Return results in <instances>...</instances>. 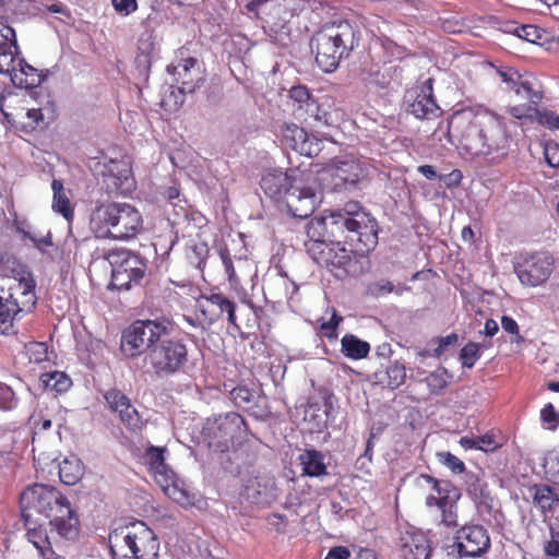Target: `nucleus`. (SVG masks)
Returning a JSON list of instances; mask_svg holds the SVG:
<instances>
[{
  "label": "nucleus",
  "instance_id": "nucleus-1",
  "mask_svg": "<svg viewBox=\"0 0 559 559\" xmlns=\"http://www.w3.org/2000/svg\"><path fill=\"white\" fill-rule=\"evenodd\" d=\"M309 241L307 251L314 260L324 254L329 245L346 241L362 243V251L372 250L378 243V223L359 202L348 201L342 207L325 211L322 217H314L306 225Z\"/></svg>",
  "mask_w": 559,
  "mask_h": 559
},
{
  "label": "nucleus",
  "instance_id": "nucleus-2",
  "mask_svg": "<svg viewBox=\"0 0 559 559\" xmlns=\"http://www.w3.org/2000/svg\"><path fill=\"white\" fill-rule=\"evenodd\" d=\"M453 123L460 146L465 153L486 158L493 165L509 156L512 140L504 118L486 114L473 119L456 118Z\"/></svg>",
  "mask_w": 559,
  "mask_h": 559
},
{
  "label": "nucleus",
  "instance_id": "nucleus-3",
  "mask_svg": "<svg viewBox=\"0 0 559 559\" xmlns=\"http://www.w3.org/2000/svg\"><path fill=\"white\" fill-rule=\"evenodd\" d=\"M20 503L23 512L34 511L48 519L59 536L71 540L79 536L80 522L75 511L55 487L34 484L21 493Z\"/></svg>",
  "mask_w": 559,
  "mask_h": 559
},
{
  "label": "nucleus",
  "instance_id": "nucleus-4",
  "mask_svg": "<svg viewBox=\"0 0 559 559\" xmlns=\"http://www.w3.org/2000/svg\"><path fill=\"white\" fill-rule=\"evenodd\" d=\"M358 41L357 27L348 21H341L317 32L311 46L316 48L318 66L325 72H332L358 46Z\"/></svg>",
  "mask_w": 559,
  "mask_h": 559
},
{
  "label": "nucleus",
  "instance_id": "nucleus-5",
  "mask_svg": "<svg viewBox=\"0 0 559 559\" xmlns=\"http://www.w3.org/2000/svg\"><path fill=\"white\" fill-rule=\"evenodd\" d=\"M142 224L140 212L128 203L102 204L91 216V228L98 238L130 239L140 231Z\"/></svg>",
  "mask_w": 559,
  "mask_h": 559
},
{
  "label": "nucleus",
  "instance_id": "nucleus-6",
  "mask_svg": "<svg viewBox=\"0 0 559 559\" xmlns=\"http://www.w3.org/2000/svg\"><path fill=\"white\" fill-rule=\"evenodd\" d=\"M114 556L129 559H156L159 543L154 532L143 522H134L109 535Z\"/></svg>",
  "mask_w": 559,
  "mask_h": 559
},
{
  "label": "nucleus",
  "instance_id": "nucleus-7",
  "mask_svg": "<svg viewBox=\"0 0 559 559\" xmlns=\"http://www.w3.org/2000/svg\"><path fill=\"white\" fill-rule=\"evenodd\" d=\"M171 332V323L165 318L136 320L121 335L120 350L128 358L145 356Z\"/></svg>",
  "mask_w": 559,
  "mask_h": 559
},
{
  "label": "nucleus",
  "instance_id": "nucleus-8",
  "mask_svg": "<svg viewBox=\"0 0 559 559\" xmlns=\"http://www.w3.org/2000/svg\"><path fill=\"white\" fill-rule=\"evenodd\" d=\"M148 371L158 379L178 374L189 361L187 344L180 338L163 337L144 357Z\"/></svg>",
  "mask_w": 559,
  "mask_h": 559
},
{
  "label": "nucleus",
  "instance_id": "nucleus-9",
  "mask_svg": "<svg viewBox=\"0 0 559 559\" xmlns=\"http://www.w3.org/2000/svg\"><path fill=\"white\" fill-rule=\"evenodd\" d=\"M104 258L111 266V281L108 288L129 290L141 284L146 272V264L139 254L118 249L108 251Z\"/></svg>",
  "mask_w": 559,
  "mask_h": 559
},
{
  "label": "nucleus",
  "instance_id": "nucleus-10",
  "mask_svg": "<svg viewBox=\"0 0 559 559\" xmlns=\"http://www.w3.org/2000/svg\"><path fill=\"white\" fill-rule=\"evenodd\" d=\"M88 167L94 176L102 178L103 186L109 194H128L135 188L130 164L126 160L93 157Z\"/></svg>",
  "mask_w": 559,
  "mask_h": 559
},
{
  "label": "nucleus",
  "instance_id": "nucleus-11",
  "mask_svg": "<svg viewBox=\"0 0 559 559\" xmlns=\"http://www.w3.org/2000/svg\"><path fill=\"white\" fill-rule=\"evenodd\" d=\"M245 425V419L238 413L230 412L209 419L203 428V435L207 438L211 449L223 453L240 437Z\"/></svg>",
  "mask_w": 559,
  "mask_h": 559
},
{
  "label": "nucleus",
  "instance_id": "nucleus-12",
  "mask_svg": "<svg viewBox=\"0 0 559 559\" xmlns=\"http://www.w3.org/2000/svg\"><path fill=\"white\" fill-rule=\"evenodd\" d=\"M555 269V258L548 252H536L523 258L514 265L520 282L537 287L547 282Z\"/></svg>",
  "mask_w": 559,
  "mask_h": 559
},
{
  "label": "nucleus",
  "instance_id": "nucleus-13",
  "mask_svg": "<svg viewBox=\"0 0 559 559\" xmlns=\"http://www.w3.org/2000/svg\"><path fill=\"white\" fill-rule=\"evenodd\" d=\"M490 548L487 531L480 525L463 526L456 532L455 540L448 547V555L457 558L480 557Z\"/></svg>",
  "mask_w": 559,
  "mask_h": 559
},
{
  "label": "nucleus",
  "instance_id": "nucleus-14",
  "mask_svg": "<svg viewBox=\"0 0 559 559\" xmlns=\"http://www.w3.org/2000/svg\"><path fill=\"white\" fill-rule=\"evenodd\" d=\"M329 251L324 254H320V259L325 262H330L333 266L343 269L348 275H357L361 272V267L358 265L357 254L362 257L367 251L361 250L362 243L357 241L352 242L344 238L340 245H332Z\"/></svg>",
  "mask_w": 559,
  "mask_h": 559
},
{
  "label": "nucleus",
  "instance_id": "nucleus-15",
  "mask_svg": "<svg viewBox=\"0 0 559 559\" xmlns=\"http://www.w3.org/2000/svg\"><path fill=\"white\" fill-rule=\"evenodd\" d=\"M241 497L257 507H269L280 497V489L271 475H258L246 480Z\"/></svg>",
  "mask_w": 559,
  "mask_h": 559
},
{
  "label": "nucleus",
  "instance_id": "nucleus-16",
  "mask_svg": "<svg viewBox=\"0 0 559 559\" xmlns=\"http://www.w3.org/2000/svg\"><path fill=\"white\" fill-rule=\"evenodd\" d=\"M405 104L407 112L418 119L438 117L440 108L433 97L432 80L428 79L419 90L408 91L405 95Z\"/></svg>",
  "mask_w": 559,
  "mask_h": 559
},
{
  "label": "nucleus",
  "instance_id": "nucleus-17",
  "mask_svg": "<svg viewBox=\"0 0 559 559\" xmlns=\"http://www.w3.org/2000/svg\"><path fill=\"white\" fill-rule=\"evenodd\" d=\"M333 164V177L337 180L336 186L342 183L348 190L358 188L369 175V165L366 160L346 156L335 159Z\"/></svg>",
  "mask_w": 559,
  "mask_h": 559
},
{
  "label": "nucleus",
  "instance_id": "nucleus-18",
  "mask_svg": "<svg viewBox=\"0 0 559 559\" xmlns=\"http://www.w3.org/2000/svg\"><path fill=\"white\" fill-rule=\"evenodd\" d=\"M287 211L296 218H308L318 204L316 192L309 187L294 186L284 199Z\"/></svg>",
  "mask_w": 559,
  "mask_h": 559
},
{
  "label": "nucleus",
  "instance_id": "nucleus-19",
  "mask_svg": "<svg viewBox=\"0 0 559 559\" xmlns=\"http://www.w3.org/2000/svg\"><path fill=\"white\" fill-rule=\"evenodd\" d=\"M199 307L210 324L218 321L223 318L224 313H226L228 322L236 325V305L223 294L213 293L209 296L202 297Z\"/></svg>",
  "mask_w": 559,
  "mask_h": 559
},
{
  "label": "nucleus",
  "instance_id": "nucleus-20",
  "mask_svg": "<svg viewBox=\"0 0 559 559\" xmlns=\"http://www.w3.org/2000/svg\"><path fill=\"white\" fill-rule=\"evenodd\" d=\"M168 72L176 78L177 83H180L181 93H193L200 84L203 83L204 78L195 58H186L178 62V64L169 66Z\"/></svg>",
  "mask_w": 559,
  "mask_h": 559
},
{
  "label": "nucleus",
  "instance_id": "nucleus-21",
  "mask_svg": "<svg viewBox=\"0 0 559 559\" xmlns=\"http://www.w3.org/2000/svg\"><path fill=\"white\" fill-rule=\"evenodd\" d=\"M105 400L109 408L119 414L120 420L129 429L136 430L141 427V417L124 393L118 389H110L105 393Z\"/></svg>",
  "mask_w": 559,
  "mask_h": 559
},
{
  "label": "nucleus",
  "instance_id": "nucleus-22",
  "mask_svg": "<svg viewBox=\"0 0 559 559\" xmlns=\"http://www.w3.org/2000/svg\"><path fill=\"white\" fill-rule=\"evenodd\" d=\"M289 98L294 104V115L298 119L305 121L308 118H313L318 121L322 119L318 102L305 85L293 86L289 90Z\"/></svg>",
  "mask_w": 559,
  "mask_h": 559
},
{
  "label": "nucleus",
  "instance_id": "nucleus-23",
  "mask_svg": "<svg viewBox=\"0 0 559 559\" xmlns=\"http://www.w3.org/2000/svg\"><path fill=\"white\" fill-rule=\"evenodd\" d=\"M283 138L294 151L312 156L320 151V143L316 138H310L305 129L295 123L286 124L283 129Z\"/></svg>",
  "mask_w": 559,
  "mask_h": 559
},
{
  "label": "nucleus",
  "instance_id": "nucleus-24",
  "mask_svg": "<svg viewBox=\"0 0 559 559\" xmlns=\"http://www.w3.org/2000/svg\"><path fill=\"white\" fill-rule=\"evenodd\" d=\"M431 548L421 532L406 531L400 538V555L403 559H429Z\"/></svg>",
  "mask_w": 559,
  "mask_h": 559
},
{
  "label": "nucleus",
  "instance_id": "nucleus-25",
  "mask_svg": "<svg viewBox=\"0 0 559 559\" xmlns=\"http://www.w3.org/2000/svg\"><path fill=\"white\" fill-rule=\"evenodd\" d=\"M261 189L271 199L284 201L290 187H294L287 173L273 170L265 174L260 181Z\"/></svg>",
  "mask_w": 559,
  "mask_h": 559
},
{
  "label": "nucleus",
  "instance_id": "nucleus-26",
  "mask_svg": "<svg viewBox=\"0 0 559 559\" xmlns=\"http://www.w3.org/2000/svg\"><path fill=\"white\" fill-rule=\"evenodd\" d=\"M16 50L15 31L0 20V72L12 71Z\"/></svg>",
  "mask_w": 559,
  "mask_h": 559
},
{
  "label": "nucleus",
  "instance_id": "nucleus-27",
  "mask_svg": "<svg viewBox=\"0 0 559 559\" xmlns=\"http://www.w3.org/2000/svg\"><path fill=\"white\" fill-rule=\"evenodd\" d=\"M19 64V70L12 64V71L8 72L11 75L13 84L24 88H34L41 84L44 79L41 74L38 73L37 69L23 60H20Z\"/></svg>",
  "mask_w": 559,
  "mask_h": 559
},
{
  "label": "nucleus",
  "instance_id": "nucleus-28",
  "mask_svg": "<svg viewBox=\"0 0 559 559\" xmlns=\"http://www.w3.org/2000/svg\"><path fill=\"white\" fill-rule=\"evenodd\" d=\"M267 290L270 295L281 301L282 299H294V296L297 294L299 287L298 285L290 281L285 274H276L274 277H270L266 283Z\"/></svg>",
  "mask_w": 559,
  "mask_h": 559
},
{
  "label": "nucleus",
  "instance_id": "nucleus-29",
  "mask_svg": "<svg viewBox=\"0 0 559 559\" xmlns=\"http://www.w3.org/2000/svg\"><path fill=\"white\" fill-rule=\"evenodd\" d=\"M299 462L302 466L304 475L309 477H320L328 474L324 463V455L317 450H306L299 455Z\"/></svg>",
  "mask_w": 559,
  "mask_h": 559
},
{
  "label": "nucleus",
  "instance_id": "nucleus-30",
  "mask_svg": "<svg viewBox=\"0 0 559 559\" xmlns=\"http://www.w3.org/2000/svg\"><path fill=\"white\" fill-rule=\"evenodd\" d=\"M341 352L344 356L358 360L368 356L370 345L354 334H345L341 340Z\"/></svg>",
  "mask_w": 559,
  "mask_h": 559
},
{
  "label": "nucleus",
  "instance_id": "nucleus-31",
  "mask_svg": "<svg viewBox=\"0 0 559 559\" xmlns=\"http://www.w3.org/2000/svg\"><path fill=\"white\" fill-rule=\"evenodd\" d=\"M467 493L478 504L489 507L492 498L488 485L478 475L469 474L467 479Z\"/></svg>",
  "mask_w": 559,
  "mask_h": 559
},
{
  "label": "nucleus",
  "instance_id": "nucleus-32",
  "mask_svg": "<svg viewBox=\"0 0 559 559\" xmlns=\"http://www.w3.org/2000/svg\"><path fill=\"white\" fill-rule=\"evenodd\" d=\"M82 475L83 467L81 461L74 455L66 457L59 464V477L60 480L66 485L76 484Z\"/></svg>",
  "mask_w": 559,
  "mask_h": 559
},
{
  "label": "nucleus",
  "instance_id": "nucleus-33",
  "mask_svg": "<svg viewBox=\"0 0 559 559\" xmlns=\"http://www.w3.org/2000/svg\"><path fill=\"white\" fill-rule=\"evenodd\" d=\"M22 309L20 308L16 300L10 298H3L0 296V330L3 334H9L12 329V321Z\"/></svg>",
  "mask_w": 559,
  "mask_h": 559
},
{
  "label": "nucleus",
  "instance_id": "nucleus-34",
  "mask_svg": "<svg viewBox=\"0 0 559 559\" xmlns=\"http://www.w3.org/2000/svg\"><path fill=\"white\" fill-rule=\"evenodd\" d=\"M51 189L53 191L52 210L60 213L66 219H70L73 216V211L71 209L70 201L64 193L62 182L53 179Z\"/></svg>",
  "mask_w": 559,
  "mask_h": 559
},
{
  "label": "nucleus",
  "instance_id": "nucleus-35",
  "mask_svg": "<svg viewBox=\"0 0 559 559\" xmlns=\"http://www.w3.org/2000/svg\"><path fill=\"white\" fill-rule=\"evenodd\" d=\"M207 255L209 247L205 242L191 240L186 247V258L195 269H202Z\"/></svg>",
  "mask_w": 559,
  "mask_h": 559
},
{
  "label": "nucleus",
  "instance_id": "nucleus-36",
  "mask_svg": "<svg viewBox=\"0 0 559 559\" xmlns=\"http://www.w3.org/2000/svg\"><path fill=\"white\" fill-rule=\"evenodd\" d=\"M533 491V501L543 511L550 510L556 501L559 500L557 493L548 485H535L531 488Z\"/></svg>",
  "mask_w": 559,
  "mask_h": 559
},
{
  "label": "nucleus",
  "instance_id": "nucleus-37",
  "mask_svg": "<svg viewBox=\"0 0 559 559\" xmlns=\"http://www.w3.org/2000/svg\"><path fill=\"white\" fill-rule=\"evenodd\" d=\"M421 477L426 480V483L432 486L437 497H441L443 502L450 500H459L460 492L451 483L445 480H438L429 475H423Z\"/></svg>",
  "mask_w": 559,
  "mask_h": 559
},
{
  "label": "nucleus",
  "instance_id": "nucleus-38",
  "mask_svg": "<svg viewBox=\"0 0 559 559\" xmlns=\"http://www.w3.org/2000/svg\"><path fill=\"white\" fill-rule=\"evenodd\" d=\"M164 453H165L164 448L151 447L146 451L145 461L150 465V469L155 475L163 476L165 478V481H167L168 476H167Z\"/></svg>",
  "mask_w": 559,
  "mask_h": 559
},
{
  "label": "nucleus",
  "instance_id": "nucleus-39",
  "mask_svg": "<svg viewBox=\"0 0 559 559\" xmlns=\"http://www.w3.org/2000/svg\"><path fill=\"white\" fill-rule=\"evenodd\" d=\"M40 381L46 389L58 393L66 392L71 385L70 378L60 371L43 373Z\"/></svg>",
  "mask_w": 559,
  "mask_h": 559
},
{
  "label": "nucleus",
  "instance_id": "nucleus-40",
  "mask_svg": "<svg viewBox=\"0 0 559 559\" xmlns=\"http://www.w3.org/2000/svg\"><path fill=\"white\" fill-rule=\"evenodd\" d=\"M408 290V287L405 285H397L386 280H379L372 282L367 287V293L373 298H380L386 294L395 293L396 295H402L404 292Z\"/></svg>",
  "mask_w": 559,
  "mask_h": 559
},
{
  "label": "nucleus",
  "instance_id": "nucleus-41",
  "mask_svg": "<svg viewBox=\"0 0 559 559\" xmlns=\"http://www.w3.org/2000/svg\"><path fill=\"white\" fill-rule=\"evenodd\" d=\"M538 104H533L528 102V104H520L512 106L508 109V112L515 119H528L531 121L538 122V116L542 110L538 109Z\"/></svg>",
  "mask_w": 559,
  "mask_h": 559
},
{
  "label": "nucleus",
  "instance_id": "nucleus-42",
  "mask_svg": "<svg viewBox=\"0 0 559 559\" xmlns=\"http://www.w3.org/2000/svg\"><path fill=\"white\" fill-rule=\"evenodd\" d=\"M164 492L180 506L188 507L193 504V496L186 489L179 487L176 483L163 486Z\"/></svg>",
  "mask_w": 559,
  "mask_h": 559
},
{
  "label": "nucleus",
  "instance_id": "nucleus-43",
  "mask_svg": "<svg viewBox=\"0 0 559 559\" xmlns=\"http://www.w3.org/2000/svg\"><path fill=\"white\" fill-rule=\"evenodd\" d=\"M343 321V317L337 313L334 308H331V318L326 320L324 317L319 319L320 333L330 340L337 337V326Z\"/></svg>",
  "mask_w": 559,
  "mask_h": 559
},
{
  "label": "nucleus",
  "instance_id": "nucleus-44",
  "mask_svg": "<svg viewBox=\"0 0 559 559\" xmlns=\"http://www.w3.org/2000/svg\"><path fill=\"white\" fill-rule=\"evenodd\" d=\"M480 346L478 343L468 342L460 352V360L464 368H473L480 358Z\"/></svg>",
  "mask_w": 559,
  "mask_h": 559
},
{
  "label": "nucleus",
  "instance_id": "nucleus-45",
  "mask_svg": "<svg viewBox=\"0 0 559 559\" xmlns=\"http://www.w3.org/2000/svg\"><path fill=\"white\" fill-rule=\"evenodd\" d=\"M449 374L445 368H439L426 378L431 393H439L448 385Z\"/></svg>",
  "mask_w": 559,
  "mask_h": 559
},
{
  "label": "nucleus",
  "instance_id": "nucleus-46",
  "mask_svg": "<svg viewBox=\"0 0 559 559\" xmlns=\"http://www.w3.org/2000/svg\"><path fill=\"white\" fill-rule=\"evenodd\" d=\"M456 118H464V117L463 116H454L445 122L441 121L439 123L438 128L432 133V140L442 142V140L444 138L448 143L453 144L452 130L455 132V136L459 139L457 132L455 131V124L453 123V121Z\"/></svg>",
  "mask_w": 559,
  "mask_h": 559
},
{
  "label": "nucleus",
  "instance_id": "nucleus-47",
  "mask_svg": "<svg viewBox=\"0 0 559 559\" xmlns=\"http://www.w3.org/2000/svg\"><path fill=\"white\" fill-rule=\"evenodd\" d=\"M388 385L392 389L401 386L406 378V370L403 364L395 361L386 369Z\"/></svg>",
  "mask_w": 559,
  "mask_h": 559
},
{
  "label": "nucleus",
  "instance_id": "nucleus-48",
  "mask_svg": "<svg viewBox=\"0 0 559 559\" xmlns=\"http://www.w3.org/2000/svg\"><path fill=\"white\" fill-rule=\"evenodd\" d=\"M230 399L237 407H246L254 400V393L243 385H238L230 391Z\"/></svg>",
  "mask_w": 559,
  "mask_h": 559
},
{
  "label": "nucleus",
  "instance_id": "nucleus-49",
  "mask_svg": "<svg viewBox=\"0 0 559 559\" xmlns=\"http://www.w3.org/2000/svg\"><path fill=\"white\" fill-rule=\"evenodd\" d=\"M29 361L39 364L48 359V347L41 342H32L25 346Z\"/></svg>",
  "mask_w": 559,
  "mask_h": 559
},
{
  "label": "nucleus",
  "instance_id": "nucleus-50",
  "mask_svg": "<svg viewBox=\"0 0 559 559\" xmlns=\"http://www.w3.org/2000/svg\"><path fill=\"white\" fill-rule=\"evenodd\" d=\"M439 461L449 467L453 473L461 474L465 471V464L457 456L450 452H439L437 454Z\"/></svg>",
  "mask_w": 559,
  "mask_h": 559
},
{
  "label": "nucleus",
  "instance_id": "nucleus-51",
  "mask_svg": "<svg viewBox=\"0 0 559 559\" xmlns=\"http://www.w3.org/2000/svg\"><path fill=\"white\" fill-rule=\"evenodd\" d=\"M516 95L532 102L533 104H539L543 99V93L535 90L533 84L527 80H524L523 83H521L520 93H516Z\"/></svg>",
  "mask_w": 559,
  "mask_h": 559
},
{
  "label": "nucleus",
  "instance_id": "nucleus-52",
  "mask_svg": "<svg viewBox=\"0 0 559 559\" xmlns=\"http://www.w3.org/2000/svg\"><path fill=\"white\" fill-rule=\"evenodd\" d=\"M17 230L23 235L24 238L29 239L34 243L35 248L43 253L46 252V247L52 246V237L50 231H48L47 235L43 237H37L22 228H17Z\"/></svg>",
  "mask_w": 559,
  "mask_h": 559
},
{
  "label": "nucleus",
  "instance_id": "nucleus-53",
  "mask_svg": "<svg viewBox=\"0 0 559 559\" xmlns=\"http://www.w3.org/2000/svg\"><path fill=\"white\" fill-rule=\"evenodd\" d=\"M544 552L551 559H559V528L550 527V539L545 543Z\"/></svg>",
  "mask_w": 559,
  "mask_h": 559
},
{
  "label": "nucleus",
  "instance_id": "nucleus-54",
  "mask_svg": "<svg viewBox=\"0 0 559 559\" xmlns=\"http://www.w3.org/2000/svg\"><path fill=\"white\" fill-rule=\"evenodd\" d=\"M457 500H450L443 502L441 510L442 513V523L447 526H456L457 525V514H456V503Z\"/></svg>",
  "mask_w": 559,
  "mask_h": 559
},
{
  "label": "nucleus",
  "instance_id": "nucleus-55",
  "mask_svg": "<svg viewBox=\"0 0 559 559\" xmlns=\"http://www.w3.org/2000/svg\"><path fill=\"white\" fill-rule=\"evenodd\" d=\"M538 123L551 131L559 130V115L555 111L543 109L538 116Z\"/></svg>",
  "mask_w": 559,
  "mask_h": 559
},
{
  "label": "nucleus",
  "instance_id": "nucleus-56",
  "mask_svg": "<svg viewBox=\"0 0 559 559\" xmlns=\"http://www.w3.org/2000/svg\"><path fill=\"white\" fill-rule=\"evenodd\" d=\"M540 416L543 421L548 425L549 429H555L559 426V414L555 411V407L551 403H548L544 406L540 412Z\"/></svg>",
  "mask_w": 559,
  "mask_h": 559
},
{
  "label": "nucleus",
  "instance_id": "nucleus-57",
  "mask_svg": "<svg viewBox=\"0 0 559 559\" xmlns=\"http://www.w3.org/2000/svg\"><path fill=\"white\" fill-rule=\"evenodd\" d=\"M266 521L269 525L278 534H284L287 531V519L280 513H272L267 515Z\"/></svg>",
  "mask_w": 559,
  "mask_h": 559
},
{
  "label": "nucleus",
  "instance_id": "nucleus-58",
  "mask_svg": "<svg viewBox=\"0 0 559 559\" xmlns=\"http://www.w3.org/2000/svg\"><path fill=\"white\" fill-rule=\"evenodd\" d=\"M544 467L546 468V473L559 481V455L549 454L545 457Z\"/></svg>",
  "mask_w": 559,
  "mask_h": 559
},
{
  "label": "nucleus",
  "instance_id": "nucleus-59",
  "mask_svg": "<svg viewBox=\"0 0 559 559\" xmlns=\"http://www.w3.org/2000/svg\"><path fill=\"white\" fill-rule=\"evenodd\" d=\"M477 450H481L485 452L495 451L499 448V443L496 441L495 436L491 433H486L484 436L476 438Z\"/></svg>",
  "mask_w": 559,
  "mask_h": 559
},
{
  "label": "nucleus",
  "instance_id": "nucleus-60",
  "mask_svg": "<svg viewBox=\"0 0 559 559\" xmlns=\"http://www.w3.org/2000/svg\"><path fill=\"white\" fill-rule=\"evenodd\" d=\"M516 36L530 43H535L540 37L538 28L534 25H521L518 27Z\"/></svg>",
  "mask_w": 559,
  "mask_h": 559
},
{
  "label": "nucleus",
  "instance_id": "nucleus-61",
  "mask_svg": "<svg viewBox=\"0 0 559 559\" xmlns=\"http://www.w3.org/2000/svg\"><path fill=\"white\" fill-rule=\"evenodd\" d=\"M459 335L456 333H451L443 337H438L436 341L438 342V347L433 350L435 357H440L448 346L454 345L457 343Z\"/></svg>",
  "mask_w": 559,
  "mask_h": 559
},
{
  "label": "nucleus",
  "instance_id": "nucleus-62",
  "mask_svg": "<svg viewBox=\"0 0 559 559\" xmlns=\"http://www.w3.org/2000/svg\"><path fill=\"white\" fill-rule=\"evenodd\" d=\"M115 10L122 14L129 15L138 9L136 0H111Z\"/></svg>",
  "mask_w": 559,
  "mask_h": 559
},
{
  "label": "nucleus",
  "instance_id": "nucleus-63",
  "mask_svg": "<svg viewBox=\"0 0 559 559\" xmlns=\"http://www.w3.org/2000/svg\"><path fill=\"white\" fill-rule=\"evenodd\" d=\"M28 540L36 547L37 550L48 544V537L40 530H29L27 532Z\"/></svg>",
  "mask_w": 559,
  "mask_h": 559
},
{
  "label": "nucleus",
  "instance_id": "nucleus-64",
  "mask_svg": "<svg viewBox=\"0 0 559 559\" xmlns=\"http://www.w3.org/2000/svg\"><path fill=\"white\" fill-rule=\"evenodd\" d=\"M545 158L549 166L559 167V145H547L545 147Z\"/></svg>",
  "mask_w": 559,
  "mask_h": 559
}]
</instances>
